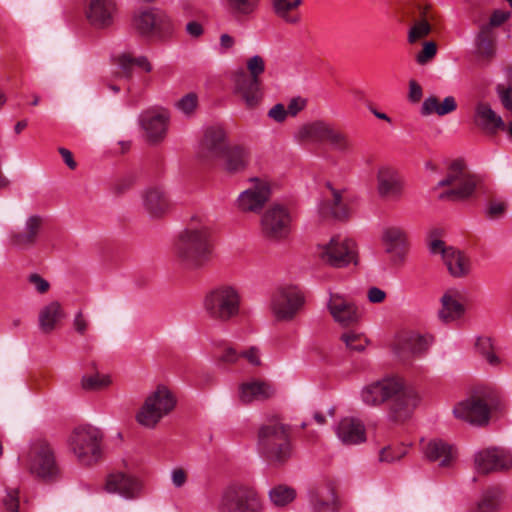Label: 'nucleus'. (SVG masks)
Wrapping results in <instances>:
<instances>
[{
  "label": "nucleus",
  "instance_id": "5fc2aeb1",
  "mask_svg": "<svg viewBox=\"0 0 512 512\" xmlns=\"http://www.w3.org/2000/svg\"><path fill=\"white\" fill-rule=\"evenodd\" d=\"M497 93L501 105L507 111L506 118H512V89L499 85L497 87Z\"/></svg>",
  "mask_w": 512,
  "mask_h": 512
},
{
  "label": "nucleus",
  "instance_id": "ddd939ff",
  "mask_svg": "<svg viewBox=\"0 0 512 512\" xmlns=\"http://www.w3.org/2000/svg\"><path fill=\"white\" fill-rule=\"evenodd\" d=\"M291 215L280 204L270 206L261 217V232L270 241H282L291 231Z\"/></svg>",
  "mask_w": 512,
  "mask_h": 512
},
{
  "label": "nucleus",
  "instance_id": "9d476101",
  "mask_svg": "<svg viewBox=\"0 0 512 512\" xmlns=\"http://www.w3.org/2000/svg\"><path fill=\"white\" fill-rule=\"evenodd\" d=\"M477 185L475 176L467 173L460 161H455L449 167L447 176L438 183L439 187L449 186L450 189L441 193L442 200H463L470 197Z\"/></svg>",
  "mask_w": 512,
  "mask_h": 512
},
{
  "label": "nucleus",
  "instance_id": "6e6d98bb",
  "mask_svg": "<svg viewBox=\"0 0 512 512\" xmlns=\"http://www.w3.org/2000/svg\"><path fill=\"white\" fill-rule=\"evenodd\" d=\"M3 505L7 512L19 511V491L18 489H8L3 498Z\"/></svg>",
  "mask_w": 512,
  "mask_h": 512
},
{
  "label": "nucleus",
  "instance_id": "f704fd0d",
  "mask_svg": "<svg viewBox=\"0 0 512 512\" xmlns=\"http://www.w3.org/2000/svg\"><path fill=\"white\" fill-rule=\"evenodd\" d=\"M223 167L230 173L242 171L250 159L249 150L243 145H228L222 154Z\"/></svg>",
  "mask_w": 512,
  "mask_h": 512
},
{
  "label": "nucleus",
  "instance_id": "0eeeda50",
  "mask_svg": "<svg viewBox=\"0 0 512 512\" xmlns=\"http://www.w3.org/2000/svg\"><path fill=\"white\" fill-rule=\"evenodd\" d=\"M102 432L93 426L86 425L77 427L69 438L70 448L83 465H92L102 455Z\"/></svg>",
  "mask_w": 512,
  "mask_h": 512
},
{
  "label": "nucleus",
  "instance_id": "20e7f679",
  "mask_svg": "<svg viewBox=\"0 0 512 512\" xmlns=\"http://www.w3.org/2000/svg\"><path fill=\"white\" fill-rule=\"evenodd\" d=\"M239 290L228 284L218 285L207 292L203 299V310L208 319L225 324L240 313Z\"/></svg>",
  "mask_w": 512,
  "mask_h": 512
},
{
  "label": "nucleus",
  "instance_id": "c756f323",
  "mask_svg": "<svg viewBox=\"0 0 512 512\" xmlns=\"http://www.w3.org/2000/svg\"><path fill=\"white\" fill-rule=\"evenodd\" d=\"M425 457L440 467H450L456 458L455 448L440 439L429 441L423 448Z\"/></svg>",
  "mask_w": 512,
  "mask_h": 512
},
{
  "label": "nucleus",
  "instance_id": "f257e3e1",
  "mask_svg": "<svg viewBox=\"0 0 512 512\" xmlns=\"http://www.w3.org/2000/svg\"><path fill=\"white\" fill-rule=\"evenodd\" d=\"M362 402L370 407H379L389 402L388 415L394 422H403L417 407L420 397L417 391L406 386L397 376L385 377L365 385L360 391Z\"/></svg>",
  "mask_w": 512,
  "mask_h": 512
},
{
  "label": "nucleus",
  "instance_id": "1a4fd4ad",
  "mask_svg": "<svg viewBox=\"0 0 512 512\" xmlns=\"http://www.w3.org/2000/svg\"><path fill=\"white\" fill-rule=\"evenodd\" d=\"M26 467L31 475L44 481H54L60 473L54 450L43 439L34 440L30 444Z\"/></svg>",
  "mask_w": 512,
  "mask_h": 512
},
{
  "label": "nucleus",
  "instance_id": "9b49d317",
  "mask_svg": "<svg viewBox=\"0 0 512 512\" xmlns=\"http://www.w3.org/2000/svg\"><path fill=\"white\" fill-rule=\"evenodd\" d=\"M132 27L141 35H157L163 37L170 35L173 30L171 19L156 8L141 9L134 13Z\"/></svg>",
  "mask_w": 512,
  "mask_h": 512
},
{
  "label": "nucleus",
  "instance_id": "a18cd8bd",
  "mask_svg": "<svg viewBox=\"0 0 512 512\" xmlns=\"http://www.w3.org/2000/svg\"><path fill=\"white\" fill-rule=\"evenodd\" d=\"M296 497V491L285 485H278L269 491V498L276 506H285Z\"/></svg>",
  "mask_w": 512,
  "mask_h": 512
},
{
  "label": "nucleus",
  "instance_id": "e2e57ef3",
  "mask_svg": "<svg viewBox=\"0 0 512 512\" xmlns=\"http://www.w3.org/2000/svg\"><path fill=\"white\" fill-rule=\"evenodd\" d=\"M506 211V204L504 202H491L489 204L487 213L488 216L492 219H496L501 217Z\"/></svg>",
  "mask_w": 512,
  "mask_h": 512
},
{
  "label": "nucleus",
  "instance_id": "c9c22d12",
  "mask_svg": "<svg viewBox=\"0 0 512 512\" xmlns=\"http://www.w3.org/2000/svg\"><path fill=\"white\" fill-rule=\"evenodd\" d=\"M274 394L273 388L263 381H248L239 386V400L243 404L264 401Z\"/></svg>",
  "mask_w": 512,
  "mask_h": 512
},
{
  "label": "nucleus",
  "instance_id": "0e129e2a",
  "mask_svg": "<svg viewBox=\"0 0 512 512\" xmlns=\"http://www.w3.org/2000/svg\"><path fill=\"white\" fill-rule=\"evenodd\" d=\"M241 353H237V351L232 347H227L223 350L222 354L219 356V361L227 364H233L237 362Z\"/></svg>",
  "mask_w": 512,
  "mask_h": 512
},
{
  "label": "nucleus",
  "instance_id": "a878e982",
  "mask_svg": "<svg viewBox=\"0 0 512 512\" xmlns=\"http://www.w3.org/2000/svg\"><path fill=\"white\" fill-rule=\"evenodd\" d=\"M260 79L248 77L245 72L237 73L234 77L235 93L245 102L246 106L253 108L259 104L262 99Z\"/></svg>",
  "mask_w": 512,
  "mask_h": 512
},
{
  "label": "nucleus",
  "instance_id": "4c0bfd02",
  "mask_svg": "<svg viewBox=\"0 0 512 512\" xmlns=\"http://www.w3.org/2000/svg\"><path fill=\"white\" fill-rule=\"evenodd\" d=\"M64 318L65 312L61 304L58 301H51L39 311V328L44 334H50Z\"/></svg>",
  "mask_w": 512,
  "mask_h": 512
},
{
  "label": "nucleus",
  "instance_id": "e433bc0d",
  "mask_svg": "<svg viewBox=\"0 0 512 512\" xmlns=\"http://www.w3.org/2000/svg\"><path fill=\"white\" fill-rule=\"evenodd\" d=\"M504 492L498 486L485 489L470 508V512H500L504 503Z\"/></svg>",
  "mask_w": 512,
  "mask_h": 512
},
{
  "label": "nucleus",
  "instance_id": "49530a36",
  "mask_svg": "<svg viewBox=\"0 0 512 512\" xmlns=\"http://www.w3.org/2000/svg\"><path fill=\"white\" fill-rule=\"evenodd\" d=\"M477 50L484 57H491L494 53V39L488 26L483 27L478 35Z\"/></svg>",
  "mask_w": 512,
  "mask_h": 512
},
{
  "label": "nucleus",
  "instance_id": "680f3d73",
  "mask_svg": "<svg viewBox=\"0 0 512 512\" xmlns=\"http://www.w3.org/2000/svg\"><path fill=\"white\" fill-rule=\"evenodd\" d=\"M268 116L274 121L281 123L288 116L286 107L283 104L278 103L269 110Z\"/></svg>",
  "mask_w": 512,
  "mask_h": 512
},
{
  "label": "nucleus",
  "instance_id": "4d7b16f0",
  "mask_svg": "<svg viewBox=\"0 0 512 512\" xmlns=\"http://www.w3.org/2000/svg\"><path fill=\"white\" fill-rule=\"evenodd\" d=\"M437 52V46L434 42H425L423 49L417 54L416 60L419 64H425L430 61Z\"/></svg>",
  "mask_w": 512,
  "mask_h": 512
},
{
  "label": "nucleus",
  "instance_id": "393cba45",
  "mask_svg": "<svg viewBox=\"0 0 512 512\" xmlns=\"http://www.w3.org/2000/svg\"><path fill=\"white\" fill-rule=\"evenodd\" d=\"M474 123L479 129L488 134H496L498 131L506 129L503 118L485 101H479L475 105Z\"/></svg>",
  "mask_w": 512,
  "mask_h": 512
},
{
  "label": "nucleus",
  "instance_id": "4be33fe9",
  "mask_svg": "<svg viewBox=\"0 0 512 512\" xmlns=\"http://www.w3.org/2000/svg\"><path fill=\"white\" fill-rule=\"evenodd\" d=\"M43 224L44 218L42 216L37 214L30 215L25 220L22 230H13L10 232V245L21 250L30 249L37 243Z\"/></svg>",
  "mask_w": 512,
  "mask_h": 512
},
{
  "label": "nucleus",
  "instance_id": "3c124183",
  "mask_svg": "<svg viewBox=\"0 0 512 512\" xmlns=\"http://www.w3.org/2000/svg\"><path fill=\"white\" fill-rule=\"evenodd\" d=\"M175 107L184 115L191 116L198 107V95L194 92L184 95L175 103Z\"/></svg>",
  "mask_w": 512,
  "mask_h": 512
},
{
  "label": "nucleus",
  "instance_id": "c85d7f7f",
  "mask_svg": "<svg viewBox=\"0 0 512 512\" xmlns=\"http://www.w3.org/2000/svg\"><path fill=\"white\" fill-rule=\"evenodd\" d=\"M114 64L119 69L115 77L128 81L133 78L134 68H139L146 73H150L153 70V66L146 56L135 57L131 53L126 52L115 56Z\"/></svg>",
  "mask_w": 512,
  "mask_h": 512
},
{
  "label": "nucleus",
  "instance_id": "423d86ee",
  "mask_svg": "<svg viewBox=\"0 0 512 512\" xmlns=\"http://www.w3.org/2000/svg\"><path fill=\"white\" fill-rule=\"evenodd\" d=\"M176 406V398L164 385H159L145 399L136 414V421L146 428H154Z\"/></svg>",
  "mask_w": 512,
  "mask_h": 512
},
{
  "label": "nucleus",
  "instance_id": "37998d69",
  "mask_svg": "<svg viewBox=\"0 0 512 512\" xmlns=\"http://www.w3.org/2000/svg\"><path fill=\"white\" fill-rule=\"evenodd\" d=\"M456 108L457 103L453 96H447L442 102L436 96H429L422 103L421 114L423 116L432 114L444 116L455 111Z\"/></svg>",
  "mask_w": 512,
  "mask_h": 512
},
{
  "label": "nucleus",
  "instance_id": "4468645a",
  "mask_svg": "<svg viewBox=\"0 0 512 512\" xmlns=\"http://www.w3.org/2000/svg\"><path fill=\"white\" fill-rule=\"evenodd\" d=\"M429 252L432 255H440L449 274L455 278L465 277L471 270L470 259L460 250L447 246L444 241L430 238L428 242Z\"/></svg>",
  "mask_w": 512,
  "mask_h": 512
},
{
  "label": "nucleus",
  "instance_id": "f03ea898",
  "mask_svg": "<svg viewBox=\"0 0 512 512\" xmlns=\"http://www.w3.org/2000/svg\"><path fill=\"white\" fill-rule=\"evenodd\" d=\"M173 253L177 262L187 270H199L211 262L214 244L212 229L205 217H191L186 228L178 234Z\"/></svg>",
  "mask_w": 512,
  "mask_h": 512
},
{
  "label": "nucleus",
  "instance_id": "09e8293b",
  "mask_svg": "<svg viewBox=\"0 0 512 512\" xmlns=\"http://www.w3.org/2000/svg\"><path fill=\"white\" fill-rule=\"evenodd\" d=\"M341 340L348 349L358 352L363 351L368 344V340L363 334L354 331L343 333Z\"/></svg>",
  "mask_w": 512,
  "mask_h": 512
},
{
  "label": "nucleus",
  "instance_id": "5701e85b",
  "mask_svg": "<svg viewBox=\"0 0 512 512\" xmlns=\"http://www.w3.org/2000/svg\"><path fill=\"white\" fill-rule=\"evenodd\" d=\"M270 196V189L264 182L256 181L252 187L244 190L237 198V208L244 213H258Z\"/></svg>",
  "mask_w": 512,
  "mask_h": 512
},
{
  "label": "nucleus",
  "instance_id": "c03bdc74",
  "mask_svg": "<svg viewBox=\"0 0 512 512\" xmlns=\"http://www.w3.org/2000/svg\"><path fill=\"white\" fill-rule=\"evenodd\" d=\"M324 143H328L332 150L341 154H348L353 150V144L348 135L337 129L332 123Z\"/></svg>",
  "mask_w": 512,
  "mask_h": 512
},
{
  "label": "nucleus",
  "instance_id": "473e14b6",
  "mask_svg": "<svg viewBox=\"0 0 512 512\" xmlns=\"http://www.w3.org/2000/svg\"><path fill=\"white\" fill-rule=\"evenodd\" d=\"M441 309L438 312L440 320L450 323L458 320L465 312L462 296L456 290H448L441 297Z\"/></svg>",
  "mask_w": 512,
  "mask_h": 512
},
{
  "label": "nucleus",
  "instance_id": "79ce46f5",
  "mask_svg": "<svg viewBox=\"0 0 512 512\" xmlns=\"http://www.w3.org/2000/svg\"><path fill=\"white\" fill-rule=\"evenodd\" d=\"M331 199L322 203L319 212L323 217L331 216L336 219H344L348 215L346 203L343 200L342 192L329 186Z\"/></svg>",
  "mask_w": 512,
  "mask_h": 512
},
{
  "label": "nucleus",
  "instance_id": "052dcab7",
  "mask_svg": "<svg viewBox=\"0 0 512 512\" xmlns=\"http://www.w3.org/2000/svg\"><path fill=\"white\" fill-rule=\"evenodd\" d=\"M73 327H74L75 331L80 335H84L86 333V331L89 327V322L85 318L82 311H78L75 314V317L73 320Z\"/></svg>",
  "mask_w": 512,
  "mask_h": 512
},
{
  "label": "nucleus",
  "instance_id": "412c9836",
  "mask_svg": "<svg viewBox=\"0 0 512 512\" xmlns=\"http://www.w3.org/2000/svg\"><path fill=\"white\" fill-rule=\"evenodd\" d=\"M116 0H87L86 18L96 29H107L114 23L117 14Z\"/></svg>",
  "mask_w": 512,
  "mask_h": 512
},
{
  "label": "nucleus",
  "instance_id": "bf43d9fd",
  "mask_svg": "<svg viewBox=\"0 0 512 512\" xmlns=\"http://www.w3.org/2000/svg\"><path fill=\"white\" fill-rule=\"evenodd\" d=\"M306 104L307 101L304 98L297 97L291 99L286 108L287 114L291 116H296L306 107Z\"/></svg>",
  "mask_w": 512,
  "mask_h": 512
},
{
  "label": "nucleus",
  "instance_id": "864d4df0",
  "mask_svg": "<svg viewBox=\"0 0 512 512\" xmlns=\"http://www.w3.org/2000/svg\"><path fill=\"white\" fill-rule=\"evenodd\" d=\"M248 77L260 79V75L265 71V61L259 55H254L247 60Z\"/></svg>",
  "mask_w": 512,
  "mask_h": 512
},
{
  "label": "nucleus",
  "instance_id": "2eb2a0df",
  "mask_svg": "<svg viewBox=\"0 0 512 512\" xmlns=\"http://www.w3.org/2000/svg\"><path fill=\"white\" fill-rule=\"evenodd\" d=\"M170 114L163 108H153L139 115V123L145 131L147 141L153 144L162 142L168 131Z\"/></svg>",
  "mask_w": 512,
  "mask_h": 512
},
{
  "label": "nucleus",
  "instance_id": "f3484780",
  "mask_svg": "<svg viewBox=\"0 0 512 512\" xmlns=\"http://www.w3.org/2000/svg\"><path fill=\"white\" fill-rule=\"evenodd\" d=\"M327 308L333 320L342 327L353 326L361 319L359 307L338 293L330 294Z\"/></svg>",
  "mask_w": 512,
  "mask_h": 512
},
{
  "label": "nucleus",
  "instance_id": "7ed1b4c3",
  "mask_svg": "<svg viewBox=\"0 0 512 512\" xmlns=\"http://www.w3.org/2000/svg\"><path fill=\"white\" fill-rule=\"evenodd\" d=\"M257 446L270 463L283 464L292 455L289 427L277 418L267 420L259 427Z\"/></svg>",
  "mask_w": 512,
  "mask_h": 512
},
{
  "label": "nucleus",
  "instance_id": "de8ad7c7",
  "mask_svg": "<svg viewBox=\"0 0 512 512\" xmlns=\"http://www.w3.org/2000/svg\"><path fill=\"white\" fill-rule=\"evenodd\" d=\"M477 352L492 366L499 364V358L495 354L492 341L489 337H479L476 341Z\"/></svg>",
  "mask_w": 512,
  "mask_h": 512
},
{
  "label": "nucleus",
  "instance_id": "69168bd1",
  "mask_svg": "<svg viewBox=\"0 0 512 512\" xmlns=\"http://www.w3.org/2000/svg\"><path fill=\"white\" fill-rule=\"evenodd\" d=\"M172 483L175 487H182L187 481V473L183 468H175L171 472Z\"/></svg>",
  "mask_w": 512,
  "mask_h": 512
},
{
  "label": "nucleus",
  "instance_id": "ea45409f",
  "mask_svg": "<svg viewBox=\"0 0 512 512\" xmlns=\"http://www.w3.org/2000/svg\"><path fill=\"white\" fill-rule=\"evenodd\" d=\"M302 0H272L273 12L283 22L289 25H298L301 22L299 7Z\"/></svg>",
  "mask_w": 512,
  "mask_h": 512
},
{
  "label": "nucleus",
  "instance_id": "a19ab883",
  "mask_svg": "<svg viewBox=\"0 0 512 512\" xmlns=\"http://www.w3.org/2000/svg\"><path fill=\"white\" fill-rule=\"evenodd\" d=\"M112 385V377L108 373L100 372L95 363H92L91 371H87L80 380L81 388L86 392H99L108 389Z\"/></svg>",
  "mask_w": 512,
  "mask_h": 512
},
{
  "label": "nucleus",
  "instance_id": "7c9ffc66",
  "mask_svg": "<svg viewBox=\"0 0 512 512\" xmlns=\"http://www.w3.org/2000/svg\"><path fill=\"white\" fill-rule=\"evenodd\" d=\"M330 126L331 123L325 120L305 123L294 132V139L298 143H324Z\"/></svg>",
  "mask_w": 512,
  "mask_h": 512
},
{
  "label": "nucleus",
  "instance_id": "aec40b11",
  "mask_svg": "<svg viewBox=\"0 0 512 512\" xmlns=\"http://www.w3.org/2000/svg\"><path fill=\"white\" fill-rule=\"evenodd\" d=\"M475 466L484 474L508 470L512 467V454L502 448L485 449L475 455Z\"/></svg>",
  "mask_w": 512,
  "mask_h": 512
},
{
  "label": "nucleus",
  "instance_id": "dca6fc26",
  "mask_svg": "<svg viewBox=\"0 0 512 512\" xmlns=\"http://www.w3.org/2000/svg\"><path fill=\"white\" fill-rule=\"evenodd\" d=\"M227 146L224 129L212 126L205 130L197 146L196 155L202 162H212L221 158Z\"/></svg>",
  "mask_w": 512,
  "mask_h": 512
},
{
  "label": "nucleus",
  "instance_id": "2f4dec72",
  "mask_svg": "<svg viewBox=\"0 0 512 512\" xmlns=\"http://www.w3.org/2000/svg\"><path fill=\"white\" fill-rule=\"evenodd\" d=\"M312 512H338L339 503L331 484L317 487L310 495Z\"/></svg>",
  "mask_w": 512,
  "mask_h": 512
},
{
  "label": "nucleus",
  "instance_id": "6e6552de",
  "mask_svg": "<svg viewBox=\"0 0 512 512\" xmlns=\"http://www.w3.org/2000/svg\"><path fill=\"white\" fill-rule=\"evenodd\" d=\"M305 305V295L293 285L277 287L270 296L269 310L278 322H291Z\"/></svg>",
  "mask_w": 512,
  "mask_h": 512
},
{
  "label": "nucleus",
  "instance_id": "cd10ccee",
  "mask_svg": "<svg viewBox=\"0 0 512 512\" xmlns=\"http://www.w3.org/2000/svg\"><path fill=\"white\" fill-rule=\"evenodd\" d=\"M336 435L343 444L357 445L366 441L363 422L354 417H345L336 426Z\"/></svg>",
  "mask_w": 512,
  "mask_h": 512
},
{
  "label": "nucleus",
  "instance_id": "58836bf2",
  "mask_svg": "<svg viewBox=\"0 0 512 512\" xmlns=\"http://www.w3.org/2000/svg\"><path fill=\"white\" fill-rule=\"evenodd\" d=\"M262 0H222L227 13L236 20H248L258 12Z\"/></svg>",
  "mask_w": 512,
  "mask_h": 512
},
{
  "label": "nucleus",
  "instance_id": "13d9d810",
  "mask_svg": "<svg viewBox=\"0 0 512 512\" xmlns=\"http://www.w3.org/2000/svg\"><path fill=\"white\" fill-rule=\"evenodd\" d=\"M28 282L41 294L46 293L50 288L49 282L37 273L30 274L28 276Z\"/></svg>",
  "mask_w": 512,
  "mask_h": 512
},
{
  "label": "nucleus",
  "instance_id": "774afa93",
  "mask_svg": "<svg viewBox=\"0 0 512 512\" xmlns=\"http://www.w3.org/2000/svg\"><path fill=\"white\" fill-rule=\"evenodd\" d=\"M367 298L371 303H382L386 298V292L378 287H371L367 291Z\"/></svg>",
  "mask_w": 512,
  "mask_h": 512
},
{
  "label": "nucleus",
  "instance_id": "39448f33",
  "mask_svg": "<svg viewBox=\"0 0 512 512\" xmlns=\"http://www.w3.org/2000/svg\"><path fill=\"white\" fill-rule=\"evenodd\" d=\"M217 509L218 512H263L264 503L253 486L233 482L223 489Z\"/></svg>",
  "mask_w": 512,
  "mask_h": 512
},
{
  "label": "nucleus",
  "instance_id": "338daca9",
  "mask_svg": "<svg viewBox=\"0 0 512 512\" xmlns=\"http://www.w3.org/2000/svg\"><path fill=\"white\" fill-rule=\"evenodd\" d=\"M240 357H244L253 366L261 365L260 353L256 347H251L247 351L241 353Z\"/></svg>",
  "mask_w": 512,
  "mask_h": 512
},
{
  "label": "nucleus",
  "instance_id": "f8f14e48",
  "mask_svg": "<svg viewBox=\"0 0 512 512\" xmlns=\"http://www.w3.org/2000/svg\"><path fill=\"white\" fill-rule=\"evenodd\" d=\"M319 250L320 258L333 267L357 264V248L352 239L334 236L327 244L320 246Z\"/></svg>",
  "mask_w": 512,
  "mask_h": 512
},
{
  "label": "nucleus",
  "instance_id": "b1692460",
  "mask_svg": "<svg viewBox=\"0 0 512 512\" xmlns=\"http://www.w3.org/2000/svg\"><path fill=\"white\" fill-rule=\"evenodd\" d=\"M377 192L381 198L388 201L400 199L403 192V181L397 170L389 166H382L378 169Z\"/></svg>",
  "mask_w": 512,
  "mask_h": 512
},
{
  "label": "nucleus",
  "instance_id": "603ef678",
  "mask_svg": "<svg viewBox=\"0 0 512 512\" xmlns=\"http://www.w3.org/2000/svg\"><path fill=\"white\" fill-rule=\"evenodd\" d=\"M431 31V26L427 20H419L417 21L410 29L408 40L410 43H414L425 36H427Z\"/></svg>",
  "mask_w": 512,
  "mask_h": 512
},
{
  "label": "nucleus",
  "instance_id": "bb28decb",
  "mask_svg": "<svg viewBox=\"0 0 512 512\" xmlns=\"http://www.w3.org/2000/svg\"><path fill=\"white\" fill-rule=\"evenodd\" d=\"M382 241L386 253L394 262L403 260L407 252V234L401 227H386L382 233Z\"/></svg>",
  "mask_w": 512,
  "mask_h": 512
},
{
  "label": "nucleus",
  "instance_id": "72a5a7b5",
  "mask_svg": "<svg viewBox=\"0 0 512 512\" xmlns=\"http://www.w3.org/2000/svg\"><path fill=\"white\" fill-rule=\"evenodd\" d=\"M143 206L152 217H160L170 208L165 192L159 187H151L142 193Z\"/></svg>",
  "mask_w": 512,
  "mask_h": 512
},
{
  "label": "nucleus",
  "instance_id": "6ab92c4d",
  "mask_svg": "<svg viewBox=\"0 0 512 512\" xmlns=\"http://www.w3.org/2000/svg\"><path fill=\"white\" fill-rule=\"evenodd\" d=\"M104 489L125 499H135L141 494L142 483L132 474L117 471L107 475Z\"/></svg>",
  "mask_w": 512,
  "mask_h": 512
},
{
  "label": "nucleus",
  "instance_id": "8fccbe9b",
  "mask_svg": "<svg viewBox=\"0 0 512 512\" xmlns=\"http://www.w3.org/2000/svg\"><path fill=\"white\" fill-rule=\"evenodd\" d=\"M431 344V339L421 335H410L404 342V347L412 354H421L426 351Z\"/></svg>",
  "mask_w": 512,
  "mask_h": 512
},
{
  "label": "nucleus",
  "instance_id": "a211bd4d",
  "mask_svg": "<svg viewBox=\"0 0 512 512\" xmlns=\"http://www.w3.org/2000/svg\"><path fill=\"white\" fill-rule=\"evenodd\" d=\"M453 413L456 418L478 426L487 424L490 418V408L487 402L476 396L458 403L454 407Z\"/></svg>",
  "mask_w": 512,
  "mask_h": 512
}]
</instances>
